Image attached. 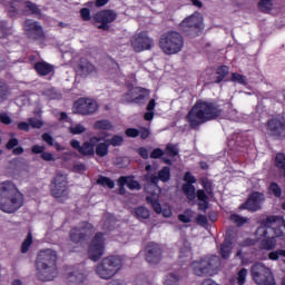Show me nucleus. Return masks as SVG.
Returning a JSON list of instances; mask_svg holds the SVG:
<instances>
[{
  "mask_svg": "<svg viewBox=\"0 0 285 285\" xmlns=\"http://www.w3.org/2000/svg\"><path fill=\"white\" fill-rule=\"evenodd\" d=\"M23 203V194L14 183L10 180L0 183V210L2 213H17Z\"/></svg>",
  "mask_w": 285,
  "mask_h": 285,
  "instance_id": "1",
  "label": "nucleus"
},
{
  "mask_svg": "<svg viewBox=\"0 0 285 285\" xmlns=\"http://www.w3.org/2000/svg\"><path fill=\"white\" fill-rule=\"evenodd\" d=\"M217 117H222V109H219V107L210 102L197 101L187 114L186 119L190 128L197 130L202 124L217 119Z\"/></svg>",
  "mask_w": 285,
  "mask_h": 285,
  "instance_id": "2",
  "label": "nucleus"
},
{
  "mask_svg": "<svg viewBox=\"0 0 285 285\" xmlns=\"http://www.w3.org/2000/svg\"><path fill=\"white\" fill-rule=\"evenodd\" d=\"M58 275L57 252L52 249L40 250L38 255V278L41 282H52Z\"/></svg>",
  "mask_w": 285,
  "mask_h": 285,
  "instance_id": "3",
  "label": "nucleus"
},
{
  "mask_svg": "<svg viewBox=\"0 0 285 285\" xmlns=\"http://www.w3.org/2000/svg\"><path fill=\"white\" fill-rule=\"evenodd\" d=\"M222 261L218 256H206L191 263V271L197 277H213L219 273Z\"/></svg>",
  "mask_w": 285,
  "mask_h": 285,
  "instance_id": "4",
  "label": "nucleus"
},
{
  "mask_svg": "<svg viewBox=\"0 0 285 285\" xmlns=\"http://www.w3.org/2000/svg\"><path fill=\"white\" fill-rule=\"evenodd\" d=\"M122 267L124 259L121 256H107L96 266V275H98L100 279H112Z\"/></svg>",
  "mask_w": 285,
  "mask_h": 285,
  "instance_id": "5",
  "label": "nucleus"
},
{
  "mask_svg": "<svg viewBox=\"0 0 285 285\" xmlns=\"http://www.w3.org/2000/svg\"><path fill=\"white\" fill-rule=\"evenodd\" d=\"M159 48L165 55H177L184 48V37L177 31H168L160 36Z\"/></svg>",
  "mask_w": 285,
  "mask_h": 285,
  "instance_id": "6",
  "label": "nucleus"
},
{
  "mask_svg": "<svg viewBox=\"0 0 285 285\" xmlns=\"http://www.w3.org/2000/svg\"><path fill=\"white\" fill-rule=\"evenodd\" d=\"M250 277L258 285H277L273 271L264 263H255L250 266Z\"/></svg>",
  "mask_w": 285,
  "mask_h": 285,
  "instance_id": "7",
  "label": "nucleus"
},
{
  "mask_svg": "<svg viewBox=\"0 0 285 285\" xmlns=\"http://www.w3.org/2000/svg\"><path fill=\"white\" fill-rule=\"evenodd\" d=\"M179 28L188 37H197L202 32V28H204V14L194 12L179 23Z\"/></svg>",
  "mask_w": 285,
  "mask_h": 285,
  "instance_id": "8",
  "label": "nucleus"
},
{
  "mask_svg": "<svg viewBox=\"0 0 285 285\" xmlns=\"http://www.w3.org/2000/svg\"><path fill=\"white\" fill-rule=\"evenodd\" d=\"M278 219L279 217L277 216H269L265 219L264 225L257 228L256 235L258 239H261V248L263 250H273V248H275V237H266L268 235L266 228H273Z\"/></svg>",
  "mask_w": 285,
  "mask_h": 285,
  "instance_id": "9",
  "label": "nucleus"
},
{
  "mask_svg": "<svg viewBox=\"0 0 285 285\" xmlns=\"http://www.w3.org/2000/svg\"><path fill=\"white\" fill-rule=\"evenodd\" d=\"M50 193L55 199L66 202L70 195V189H68V176L65 174H57L51 181Z\"/></svg>",
  "mask_w": 285,
  "mask_h": 285,
  "instance_id": "10",
  "label": "nucleus"
},
{
  "mask_svg": "<svg viewBox=\"0 0 285 285\" xmlns=\"http://www.w3.org/2000/svg\"><path fill=\"white\" fill-rule=\"evenodd\" d=\"M130 47L134 52H144L146 50H153L155 48V40L148 36L146 31L135 33L130 38Z\"/></svg>",
  "mask_w": 285,
  "mask_h": 285,
  "instance_id": "11",
  "label": "nucleus"
},
{
  "mask_svg": "<svg viewBox=\"0 0 285 285\" xmlns=\"http://www.w3.org/2000/svg\"><path fill=\"white\" fill-rule=\"evenodd\" d=\"M7 10L10 17H17V12H23L24 14H36L37 6L28 0H13L9 3Z\"/></svg>",
  "mask_w": 285,
  "mask_h": 285,
  "instance_id": "12",
  "label": "nucleus"
},
{
  "mask_svg": "<svg viewBox=\"0 0 285 285\" xmlns=\"http://www.w3.org/2000/svg\"><path fill=\"white\" fill-rule=\"evenodd\" d=\"M97 110H99V104H97L96 100L90 98H79L73 104L75 115H95Z\"/></svg>",
  "mask_w": 285,
  "mask_h": 285,
  "instance_id": "13",
  "label": "nucleus"
},
{
  "mask_svg": "<svg viewBox=\"0 0 285 285\" xmlns=\"http://www.w3.org/2000/svg\"><path fill=\"white\" fill-rule=\"evenodd\" d=\"M94 20L96 21V23H100L98 26L99 30L108 31L110 30V23L117 21V11L112 9H105L98 11L94 16Z\"/></svg>",
  "mask_w": 285,
  "mask_h": 285,
  "instance_id": "14",
  "label": "nucleus"
},
{
  "mask_svg": "<svg viewBox=\"0 0 285 285\" xmlns=\"http://www.w3.org/2000/svg\"><path fill=\"white\" fill-rule=\"evenodd\" d=\"M104 242H105L104 234L97 233L94 239L91 240V244L88 250L89 259H91V262H99V259L104 257V250H105Z\"/></svg>",
  "mask_w": 285,
  "mask_h": 285,
  "instance_id": "15",
  "label": "nucleus"
},
{
  "mask_svg": "<svg viewBox=\"0 0 285 285\" xmlns=\"http://www.w3.org/2000/svg\"><path fill=\"white\" fill-rule=\"evenodd\" d=\"M95 233V227L90 223H80L77 227L72 228L70 232V239L75 244H79L88 237V235H92Z\"/></svg>",
  "mask_w": 285,
  "mask_h": 285,
  "instance_id": "16",
  "label": "nucleus"
},
{
  "mask_svg": "<svg viewBox=\"0 0 285 285\" xmlns=\"http://www.w3.org/2000/svg\"><path fill=\"white\" fill-rule=\"evenodd\" d=\"M150 98V91L140 87L131 89L126 96L127 104H146Z\"/></svg>",
  "mask_w": 285,
  "mask_h": 285,
  "instance_id": "17",
  "label": "nucleus"
},
{
  "mask_svg": "<svg viewBox=\"0 0 285 285\" xmlns=\"http://www.w3.org/2000/svg\"><path fill=\"white\" fill-rule=\"evenodd\" d=\"M161 255H164V249L157 243H149L145 248V257L148 264H159Z\"/></svg>",
  "mask_w": 285,
  "mask_h": 285,
  "instance_id": "18",
  "label": "nucleus"
},
{
  "mask_svg": "<svg viewBox=\"0 0 285 285\" xmlns=\"http://www.w3.org/2000/svg\"><path fill=\"white\" fill-rule=\"evenodd\" d=\"M265 200L266 197L264 196V194L255 191L239 208L243 210H252L253 213H255L262 208V204H264Z\"/></svg>",
  "mask_w": 285,
  "mask_h": 285,
  "instance_id": "19",
  "label": "nucleus"
},
{
  "mask_svg": "<svg viewBox=\"0 0 285 285\" xmlns=\"http://www.w3.org/2000/svg\"><path fill=\"white\" fill-rule=\"evenodd\" d=\"M267 129L272 137H285V120L284 118H274L267 122Z\"/></svg>",
  "mask_w": 285,
  "mask_h": 285,
  "instance_id": "20",
  "label": "nucleus"
},
{
  "mask_svg": "<svg viewBox=\"0 0 285 285\" xmlns=\"http://www.w3.org/2000/svg\"><path fill=\"white\" fill-rule=\"evenodd\" d=\"M104 138L102 137H91L89 139V141H85L81 146H80V155H83L85 157H95V146H97V144H99V141H102Z\"/></svg>",
  "mask_w": 285,
  "mask_h": 285,
  "instance_id": "21",
  "label": "nucleus"
},
{
  "mask_svg": "<svg viewBox=\"0 0 285 285\" xmlns=\"http://www.w3.org/2000/svg\"><path fill=\"white\" fill-rule=\"evenodd\" d=\"M65 279L68 285H81L83 282H86V275L81 273L80 271H72L66 274Z\"/></svg>",
  "mask_w": 285,
  "mask_h": 285,
  "instance_id": "22",
  "label": "nucleus"
},
{
  "mask_svg": "<svg viewBox=\"0 0 285 285\" xmlns=\"http://www.w3.org/2000/svg\"><path fill=\"white\" fill-rule=\"evenodd\" d=\"M78 72L82 75L83 77H88V75H95L97 72V67L92 65L87 59H80L78 63Z\"/></svg>",
  "mask_w": 285,
  "mask_h": 285,
  "instance_id": "23",
  "label": "nucleus"
},
{
  "mask_svg": "<svg viewBox=\"0 0 285 285\" xmlns=\"http://www.w3.org/2000/svg\"><path fill=\"white\" fill-rule=\"evenodd\" d=\"M118 186H127L129 190H141V184L132 176H121L118 179Z\"/></svg>",
  "mask_w": 285,
  "mask_h": 285,
  "instance_id": "24",
  "label": "nucleus"
},
{
  "mask_svg": "<svg viewBox=\"0 0 285 285\" xmlns=\"http://www.w3.org/2000/svg\"><path fill=\"white\" fill-rule=\"evenodd\" d=\"M102 140L98 141L96 145L95 153L98 157H106L109 153L110 145L106 138L101 137Z\"/></svg>",
  "mask_w": 285,
  "mask_h": 285,
  "instance_id": "25",
  "label": "nucleus"
},
{
  "mask_svg": "<svg viewBox=\"0 0 285 285\" xmlns=\"http://www.w3.org/2000/svg\"><path fill=\"white\" fill-rule=\"evenodd\" d=\"M23 28L27 37L31 39H35V37H37V21L28 19L26 20Z\"/></svg>",
  "mask_w": 285,
  "mask_h": 285,
  "instance_id": "26",
  "label": "nucleus"
},
{
  "mask_svg": "<svg viewBox=\"0 0 285 285\" xmlns=\"http://www.w3.org/2000/svg\"><path fill=\"white\" fill-rule=\"evenodd\" d=\"M55 70V67L46 61L37 62V72L40 77H46Z\"/></svg>",
  "mask_w": 285,
  "mask_h": 285,
  "instance_id": "27",
  "label": "nucleus"
},
{
  "mask_svg": "<svg viewBox=\"0 0 285 285\" xmlns=\"http://www.w3.org/2000/svg\"><path fill=\"white\" fill-rule=\"evenodd\" d=\"M132 215L136 217V219H148L150 217V210L146 208L145 206H139L134 208Z\"/></svg>",
  "mask_w": 285,
  "mask_h": 285,
  "instance_id": "28",
  "label": "nucleus"
},
{
  "mask_svg": "<svg viewBox=\"0 0 285 285\" xmlns=\"http://www.w3.org/2000/svg\"><path fill=\"white\" fill-rule=\"evenodd\" d=\"M115 228V216L112 214H105L102 217V229L112 230Z\"/></svg>",
  "mask_w": 285,
  "mask_h": 285,
  "instance_id": "29",
  "label": "nucleus"
},
{
  "mask_svg": "<svg viewBox=\"0 0 285 285\" xmlns=\"http://www.w3.org/2000/svg\"><path fill=\"white\" fill-rule=\"evenodd\" d=\"M233 250V243L230 240H225L219 248V253L223 259H228L230 257V252Z\"/></svg>",
  "mask_w": 285,
  "mask_h": 285,
  "instance_id": "30",
  "label": "nucleus"
},
{
  "mask_svg": "<svg viewBox=\"0 0 285 285\" xmlns=\"http://www.w3.org/2000/svg\"><path fill=\"white\" fill-rule=\"evenodd\" d=\"M183 193H184V195H186V197H187V199H189V202H194V199H196V197H197V194L195 193V186H193V184H184Z\"/></svg>",
  "mask_w": 285,
  "mask_h": 285,
  "instance_id": "31",
  "label": "nucleus"
},
{
  "mask_svg": "<svg viewBox=\"0 0 285 285\" xmlns=\"http://www.w3.org/2000/svg\"><path fill=\"white\" fill-rule=\"evenodd\" d=\"M30 128H37V119L36 118H30L28 120V122L22 121V122L18 124L19 130H24L26 132H28V130H30Z\"/></svg>",
  "mask_w": 285,
  "mask_h": 285,
  "instance_id": "32",
  "label": "nucleus"
},
{
  "mask_svg": "<svg viewBox=\"0 0 285 285\" xmlns=\"http://www.w3.org/2000/svg\"><path fill=\"white\" fill-rule=\"evenodd\" d=\"M95 130H112L110 120H98L94 124Z\"/></svg>",
  "mask_w": 285,
  "mask_h": 285,
  "instance_id": "33",
  "label": "nucleus"
},
{
  "mask_svg": "<svg viewBox=\"0 0 285 285\" xmlns=\"http://www.w3.org/2000/svg\"><path fill=\"white\" fill-rule=\"evenodd\" d=\"M146 202L151 205L157 215L161 213V204H159V200H157V196H147Z\"/></svg>",
  "mask_w": 285,
  "mask_h": 285,
  "instance_id": "34",
  "label": "nucleus"
},
{
  "mask_svg": "<svg viewBox=\"0 0 285 285\" xmlns=\"http://www.w3.org/2000/svg\"><path fill=\"white\" fill-rule=\"evenodd\" d=\"M180 279H181V277H179V275L171 273L165 277L164 284L165 285H179Z\"/></svg>",
  "mask_w": 285,
  "mask_h": 285,
  "instance_id": "35",
  "label": "nucleus"
},
{
  "mask_svg": "<svg viewBox=\"0 0 285 285\" xmlns=\"http://www.w3.org/2000/svg\"><path fill=\"white\" fill-rule=\"evenodd\" d=\"M258 9L261 12H271V10H273V0L258 1Z\"/></svg>",
  "mask_w": 285,
  "mask_h": 285,
  "instance_id": "36",
  "label": "nucleus"
},
{
  "mask_svg": "<svg viewBox=\"0 0 285 285\" xmlns=\"http://www.w3.org/2000/svg\"><path fill=\"white\" fill-rule=\"evenodd\" d=\"M165 154L168 155V157H177V155H179V147L169 142L165 148Z\"/></svg>",
  "mask_w": 285,
  "mask_h": 285,
  "instance_id": "37",
  "label": "nucleus"
},
{
  "mask_svg": "<svg viewBox=\"0 0 285 285\" xmlns=\"http://www.w3.org/2000/svg\"><path fill=\"white\" fill-rule=\"evenodd\" d=\"M86 130H87L86 126H83L81 124H75L69 127V132L71 135H83V132H86Z\"/></svg>",
  "mask_w": 285,
  "mask_h": 285,
  "instance_id": "38",
  "label": "nucleus"
},
{
  "mask_svg": "<svg viewBox=\"0 0 285 285\" xmlns=\"http://www.w3.org/2000/svg\"><path fill=\"white\" fill-rule=\"evenodd\" d=\"M97 184H99V186H104L107 188H115V181L106 176H100L98 179H97Z\"/></svg>",
  "mask_w": 285,
  "mask_h": 285,
  "instance_id": "39",
  "label": "nucleus"
},
{
  "mask_svg": "<svg viewBox=\"0 0 285 285\" xmlns=\"http://www.w3.org/2000/svg\"><path fill=\"white\" fill-rule=\"evenodd\" d=\"M246 277H248V269L243 267L236 275V282L238 285L246 284Z\"/></svg>",
  "mask_w": 285,
  "mask_h": 285,
  "instance_id": "40",
  "label": "nucleus"
},
{
  "mask_svg": "<svg viewBox=\"0 0 285 285\" xmlns=\"http://www.w3.org/2000/svg\"><path fill=\"white\" fill-rule=\"evenodd\" d=\"M30 246H32V234L29 233L24 240L21 244V253L26 254L30 250Z\"/></svg>",
  "mask_w": 285,
  "mask_h": 285,
  "instance_id": "41",
  "label": "nucleus"
},
{
  "mask_svg": "<svg viewBox=\"0 0 285 285\" xmlns=\"http://www.w3.org/2000/svg\"><path fill=\"white\" fill-rule=\"evenodd\" d=\"M107 144H109V146H114V148H116L117 146H122L124 144V137L119 136V135H115L109 139H106Z\"/></svg>",
  "mask_w": 285,
  "mask_h": 285,
  "instance_id": "42",
  "label": "nucleus"
},
{
  "mask_svg": "<svg viewBox=\"0 0 285 285\" xmlns=\"http://www.w3.org/2000/svg\"><path fill=\"white\" fill-rule=\"evenodd\" d=\"M216 75H218L216 83H222V81H224V78L228 75V67L227 66L218 67Z\"/></svg>",
  "mask_w": 285,
  "mask_h": 285,
  "instance_id": "43",
  "label": "nucleus"
},
{
  "mask_svg": "<svg viewBox=\"0 0 285 285\" xmlns=\"http://www.w3.org/2000/svg\"><path fill=\"white\" fill-rule=\"evenodd\" d=\"M158 179L160 181H170V167H164L159 173H158Z\"/></svg>",
  "mask_w": 285,
  "mask_h": 285,
  "instance_id": "44",
  "label": "nucleus"
},
{
  "mask_svg": "<svg viewBox=\"0 0 285 285\" xmlns=\"http://www.w3.org/2000/svg\"><path fill=\"white\" fill-rule=\"evenodd\" d=\"M229 219H230V222H233V224H236V226H244V224H246V222H248V218L242 217L237 214H232Z\"/></svg>",
  "mask_w": 285,
  "mask_h": 285,
  "instance_id": "45",
  "label": "nucleus"
},
{
  "mask_svg": "<svg viewBox=\"0 0 285 285\" xmlns=\"http://www.w3.org/2000/svg\"><path fill=\"white\" fill-rule=\"evenodd\" d=\"M47 37H46V32H43V28L41 27H37V41L39 43V46H43V43H46L47 41Z\"/></svg>",
  "mask_w": 285,
  "mask_h": 285,
  "instance_id": "46",
  "label": "nucleus"
},
{
  "mask_svg": "<svg viewBox=\"0 0 285 285\" xmlns=\"http://www.w3.org/2000/svg\"><path fill=\"white\" fill-rule=\"evenodd\" d=\"M42 95H45V97H47V99H60L61 98V94L57 92V90H55L53 88L45 90L42 92Z\"/></svg>",
  "mask_w": 285,
  "mask_h": 285,
  "instance_id": "47",
  "label": "nucleus"
},
{
  "mask_svg": "<svg viewBox=\"0 0 285 285\" xmlns=\"http://www.w3.org/2000/svg\"><path fill=\"white\" fill-rule=\"evenodd\" d=\"M37 153H41L40 157L45 160V161H55V156H52L51 153H43V147L38 146L37 147Z\"/></svg>",
  "mask_w": 285,
  "mask_h": 285,
  "instance_id": "48",
  "label": "nucleus"
},
{
  "mask_svg": "<svg viewBox=\"0 0 285 285\" xmlns=\"http://www.w3.org/2000/svg\"><path fill=\"white\" fill-rule=\"evenodd\" d=\"M276 167L284 171L285 174V155L278 154L275 159Z\"/></svg>",
  "mask_w": 285,
  "mask_h": 285,
  "instance_id": "49",
  "label": "nucleus"
},
{
  "mask_svg": "<svg viewBox=\"0 0 285 285\" xmlns=\"http://www.w3.org/2000/svg\"><path fill=\"white\" fill-rule=\"evenodd\" d=\"M279 257H285V249H277L268 254V258L272 259L273 262L279 259Z\"/></svg>",
  "mask_w": 285,
  "mask_h": 285,
  "instance_id": "50",
  "label": "nucleus"
},
{
  "mask_svg": "<svg viewBox=\"0 0 285 285\" xmlns=\"http://www.w3.org/2000/svg\"><path fill=\"white\" fill-rule=\"evenodd\" d=\"M232 81L240 83L242 86H246V76H242L240 73L234 72L232 73Z\"/></svg>",
  "mask_w": 285,
  "mask_h": 285,
  "instance_id": "51",
  "label": "nucleus"
},
{
  "mask_svg": "<svg viewBox=\"0 0 285 285\" xmlns=\"http://www.w3.org/2000/svg\"><path fill=\"white\" fill-rule=\"evenodd\" d=\"M147 181H149V184H153L155 188H157L158 193H161V189L157 187V184H159V176H156V175L147 176Z\"/></svg>",
  "mask_w": 285,
  "mask_h": 285,
  "instance_id": "52",
  "label": "nucleus"
},
{
  "mask_svg": "<svg viewBox=\"0 0 285 285\" xmlns=\"http://www.w3.org/2000/svg\"><path fill=\"white\" fill-rule=\"evenodd\" d=\"M269 190L273 191L275 197H282V188H279V185H277L276 183L271 184Z\"/></svg>",
  "mask_w": 285,
  "mask_h": 285,
  "instance_id": "53",
  "label": "nucleus"
},
{
  "mask_svg": "<svg viewBox=\"0 0 285 285\" xmlns=\"http://www.w3.org/2000/svg\"><path fill=\"white\" fill-rule=\"evenodd\" d=\"M164 155H166V153L161 148H156L151 151L150 157L151 159H160Z\"/></svg>",
  "mask_w": 285,
  "mask_h": 285,
  "instance_id": "54",
  "label": "nucleus"
},
{
  "mask_svg": "<svg viewBox=\"0 0 285 285\" xmlns=\"http://www.w3.org/2000/svg\"><path fill=\"white\" fill-rule=\"evenodd\" d=\"M125 135H126L127 137L135 138V137H139L140 132H139L138 129L128 128V129L125 131Z\"/></svg>",
  "mask_w": 285,
  "mask_h": 285,
  "instance_id": "55",
  "label": "nucleus"
},
{
  "mask_svg": "<svg viewBox=\"0 0 285 285\" xmlns=\"http://www.w3.org/2000/svg\"><path fill=\"white\" fill-rule=\"evenodd\" d=\"M80 17H81V19H83V21H90V9L82 8L80 10Z\"/></svg>",
  "mask_w": 285,
  "mask_h": 285,
  "instance_id": "56",
  "label": "nucleus"
},
{
  "mask_svg": "<svg viewBox=\"0 0 285 285\" xmlns=\"http://www.w3.org/2000/svg\"><path fill=\"white\" fill-rule=\"evenodd\" d=\"M42 141H46L49 146H55V138H52L50 134H43Z\"/></svg>",
  "mask_w": 285,
  "mask_h": 285,
  "instance_id": "57",
  "label": "nucleus"
},
{
  "mask_svg": "<svg viewBox=\"0 0 285 285\" xmlns=\"http://www.w3.org/2000/svg\"><path fill=\"white\" fill-rule=\"evenodd\" d=\"M190 252H191L190 245H185L180 249V255H181V257H188L190 255Z\"/></svg>",
  "mask_w": 285,
  "mask_h": 285,
  "instance_id": "58",
  "label": "nucleus"
},
{
  "mask_svg": "<svg viewBox=\"0 0 285 285\" xmlns=\"http://www.w3.org/2000/svg\"><path fill=\"white\" fill-rule=\"evenodd\" d=\"M0 121H1V124H4L6 126L12 124V119H10V116H8V114H1Z\"/></svg>",
  "mask_w": 285,
  "mask_h": 285,
  "instance_id": "59",
  "label": "nucleus"
},
{
  "mask_svg": "<svg viewBox=\"0 0 285 285\" xmlns=\"http://www.w3.org/2000/svg\"><path fill=\"white\" fill-rule=\"evenodd\" d=\"M196 195L199 202H207L208 199V196L206 195V191H204V189H198Z\"/></svg>",
  "mask_w": 285,
  "mask_h": 285,
  "instance_id": "60",
  "label": "nucleus"
},
{
  "mask_svg": "<svg viewBox=\"0 0 285 285\" xmlns=\"http://www.w3.org/2000/svg\"><path fill=\"white\" fill-rule=\"evenodd\" d=\"M185 181H187V184H195V181H197L195 179V176L193 174H190V171H187L185 174V177H184Z\"/></svg>",
  "mask_w": 285,
  "mask_h": 285,
  "instance_id": "61",
  "label": "nucleus"
},
{
  "mask_svg": "<svg viewBox=\"0 0 285 285\" xmlns=\"http://www.w3.org/2000/svg\"><path fill=\"white\" fill-rule=\"evenodd\" d=\"M70 146L73 148V150H78V153L81 150V142L79 140L72 139L70 141Z\"/></svg>",
  "mask_w": 285,
  "mask_h": 285,
  "instance_id": "62",
  "label": "nucleus"
},
{
  "mask_svg": "<svg viewBox=\"0 0 285 285\" xmlns=\"http://www.w3.org/2000/svg\"><path fill=\"white\" fill-rule=\"evenodd\" d=\"M138 155H140L142 159H148V149H146L145 147H140L138 149Z\"/></svg>",
  "mask_w": 285,
  "mask_h": 285,
  "instance_id": "63",
  "label": "nucleus"
},
{
  "mask_svg": "<svg viewBox=\"0 0 285 285\" xmlns=\"http://www.w3.org/2000/svg\"><path fill=\"white\" fill-rule=\"evenodd\" d=\"M136 285H153L148 278H138Z\"/></svg>",
  "mask_w": 285,
  "mask_h": 285,
  "instance_id": "64",
  "label": "nucleus"
}]
</instances>
